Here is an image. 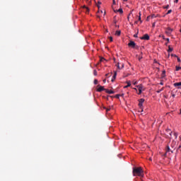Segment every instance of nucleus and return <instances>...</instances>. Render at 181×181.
I'll return each instance as SVG.
<instances>
[{
  "mask_svg": "<svg viewBox=\"0 0 181 181\" xmlns=\"http://www.w3.org/2000/svg\"><path fill=\"white\" fill-rule=\"evenodd\" d=\"M160 86H163V82L160 83Z\"/></svg>",
  "mask_w": 181,
  "mask_h": 181,
  "instance_id": "obj_41",
  "label": "nucleus"
},
{
  "mask_svg": "<svg viewBox=\"0 0 181 181\" xmlns=\"http://www.w3.org/2000/svg\"><path fill=\"white\" fill-rule=\"evenodd\" d=\"M161 37L163 39V40H166L168 42V43H169V38H165V35H162Z\"/></svg>",
  "mask_w": 181,
  "mask_h": 181,
  "instance_id": "obj_14",
  "label": "nucleus"
},
{
  "mask_svg": "<svg viewBox=\"0 0 181 181\" xmlns=\"http://www.w3.org/2000/svg\"><path fill=\"white\" fill-rule=\"evenodd\" d=\"M93 74H94V76H97V70L95 69L93 71Z\"/></svg>",
  "mask_w": 181,
  "mask_h": 181,
  "instance_id": "obj_23",
  "label": "nucleus"
},
{
  "mask_svg": "<svg viewBox=\"0 0 181 181\" xmlns=\"http://www.w3.org/2000/svg\"><path fill=\"white\" fill-rule=\"evenodd\" d=\"M180 114H181V109H180Z\"/></svg>",
  "mask_w": 181,
  "mask_h": 181,
  "instance_id": "obj_55",
  "label": "nucleus"
},
{
  "mask_svg": "<svg viewBox=\"0 0 181 181\" xmlns=\"http://www.w3.org/2000/svg\"><path fill=\"white\" fill-rule=\"evenodd\" d=\"M94 84H98V81L97 79L94 80Z\"/></svg>",
  "mask_w": 181,
  "mask_h": 181,
  "instance_id": "obj_24",
  "label": "nucleus"
},
{
  "mask_svg": "<svg viewBox=\"0 0 181 181\" xmlns=\"http://www.w3.org/2000/svg\"><path fill=\"white\" fill-rule=\"evenodd\" d=\"M132 84H134V86H136V84H138V81H134L132 82Z\"/></svg>",
  "mask_w": 181,
  "mask_h": 181,
  "instance_id": "obj_20",
  "label": "nucleus"
},
{
  "mask_svg": "<svg viewBox=\"0 0 181 181\" xmlns=\"http://www.w3.org/2000/svg\"><path fill=\"white\" fill-rule=\"evenodd\" d=\"M108 74H107L105 75V76H106V77H108Z\"/></svg>",
  "mask_w": 181,
  "mask_h": 181,
  "instance_id": "obj_47",
  "label": "nucleus"
},
{
  "mask_svg": "<svg viewBox=\"0 0 181 181\" xmlns=\"http://www.w3.org/2000/svg\"><path fill=\"white\" fill-rule=\"evenodd\" d=\"M105 93H107V94H114V90H110L108 89H106Z\"/></svg>",
  "mask_w": 181,
  "mask_h": 181,
  "instance_id": "obj_10",
  "label": "nucleus"
},
{
  "mask_svg": "<svg viewBox=\"0 0 181 181\" xmlns=\"http://www.w3.org/2000/svg\"><path fill=\"white\" fill-rule=\"evenodd\" d=\"M172 32H173V29L170 28V27L166 28L165 33L168 36H170L172 35Z\"/></svg>",
  "mask_w": 181,
  "mask_h": 181,
  "instance_id": "obj_3",
  "label": "nucleus"
},
{
  "mask_svg": "<svg viewBox=\"0 0 181 181\" xmlns=\"http://www.w3.org/2000/svg\"><path fill=\"white\" fill-rule=\"evenodd\" d=\"M135 23H138V21H135Z\"/></svg>",
  "mask_w": 181,
  "mask_h": 181,
  "instance_id": "obj_53",
  "label": "nucleus"
},
{
  "mask_svg": "<svg viewBox=\"0 0 181 181\" xmlns=\"http://www.w3.org/2000/svg\"><path fill=\"white\" fill-rule=\"evenodd\" d=\"M164 9H169V5L164 6Z\"/></svg>",
  "mask_w": 181,
  "mask_h": 181,
  "instance_id": "obj_27",
  "label": "nucleus"
},
{
  "mask_svg": "<svg viewBox=\"0 0 181 181\" xmlns=\"http://www.w3.org/2000/svg\"><path fill=\"white\" fill-rule=\"evenodd\" d=\"M144 103H145V99L141 98L139 100V107L140 110H141V112L144 111V106H143Z\"/></svg>",
  "mask_w": 181,
  "mask_h": 181,
  "instance_id": "obj_2",
  "label": "nucleus"
},
{
  "mask_svg": "<svg viewBox=\"0 0 181 181\" xmlns=\"http://www.w3.org/2000/svg\"><path fill=\"white\" fill-rule=\"evenodd\" d=\"M110 42H112V37H109Z\"/></svg>",
  "mask_w": 181,
  "mask_h": 181,
  "instance_id": "obj_33",
  "label": "nucleus"
},
{
  "mask_svg": "<svg viewBox=\"0 0 181 181\" xmlns=\"http://www.w3.org/2000/svg\"><path fill=\"white\" fill-rule=\"evenodd\" d=\"M113 4L114 5H115V0H113Z\"/></svg>",
  "mask_w": 181,
  "mask_h": 181,
  "instance_id": "obj_42",
  "label": "nucleus"
},
{
  "mask_svg": "<svg viewBox=\"0 0 181 181\" xmlns=\"http://www.w3.org/2000/svg\"><path fill=\"white\" fill-rule=\"evenodd\" d=\"M117 12H119V13H124V11L122 10V8H119Z\"/></svg>",
  "mask_w": 181,
  "mask_h": 181,
  "instance_id": "obj_17",
  "label": "nucleus"
},
{
  "mask_svg": "<svg viewBox=\"0 0 181 181\" xmlns=\"http://www.w3.org/2000/svg\"><path fill=\"white\" fill-rule=\"evenodd\" d=\"M133 176H139L140 177H144V170H142V168H133Z\"/></svg>",
  "mask_w": 181,
  "mask_h": 181,
  "instance_id": "obj_1",
  "label": "nucleus"
},
{
  "mask_svg": "<svg viewBox=\"0 0 181 181\" xmlns=\"http://www.w3.org/2000/svg\"><path fill=\"white\" fill-rule=\"evenodd\" d=\"M115 35H116V36H120V35H121V31H120V30L116 31Z\"/></svg>",
  "mask_w": 181,
  "mask_h": 181,
  "instance_id": "obj_13",
  "label": "nucleus"
},
{
  "mask_svg": "<svg viewBox=\"0 0 181 181\" xmlns=\"http://www.w3.org/2000/svg\"><path fill=\"white\" fill-rule=\"evenodd\" d=\"M103 108H104V110H106V112H108V111H110L111 110V107L107 108V107H104Z\"/></svg>",
  "mask_w": 181,
  "mask_h": 181,
  "instance_id": "obj_18",
  "label": "nucleus"
},
{
  "mask_svg": "<svg viewBox=\"0 0 181 181\" xmlns=\"http://www.w3.org/2000/svg\"><path fill=\"white\" fill-rule=\"evenodd\" d=\"M98 18H100V16H98Z\"/></svg>",
  "mask_w": 181,
  "mask_h": 181,
  "instance_id": "obj_54",
  "label": "nucleus"
},
{
  "mask_svg": "<svg viewBox=\"0 0 181 181\" xmlns=\"http://www.w3.org/2000/svg\"><path fill=\"white\" fill-rule=\"evenodd\" d=\"M177 62H178L179 63H180V62H181L180 58L177 57Z\"/></svg>",
  "mask_w": 181,
  "mask_h": 181,
  "instance_id": "obj_30",
  "label": "nucleus"
},
{
  "mask_svg": "<svg viewBox=\"0 0 181 181\" xmlns=\"http://www.w3.org/2000/svg\"><path fill=\"white\" fill-rule=\"evenodd\" d=\"M175 70H176V71H179V70H181V67L180 66H176L175 67Z\"/></svg>",
  "mask_w": 181,
  "mask_h": 181,
  "instance_id": "obj_19",
  "label": "nucleus"
},
{
  "mask_svg": "<svg viewBox=\"0 0 181 181\" xmlns=\"http://www.w3.org/2000/svg\"><path fill=\"white\" fill-rule=\"evenodd\" d=\"M142 59V55L139 56V61L141 62V59Z\"/></svg>",
  "mask_w": 181,
  "mask_h": 181,
  "instance_id": "obj_28",
  "label": "nucleus"
},
{
  "mask_svg": "<svg viewBox=\"0 0 181 181\" xmlns=\"http://www.w3.org/2000/svg\"><path fill=\"white\" fill-rule=\"evenodd\" d=\"M166 152H171V153H173V150L170 148V147H169V146H168L166 147Z\"/></svg>",
  "mask_w": 181,
  "mask_h": 181,
  "instance_id": "obj_8",
  "label": "nucleus"
},
{
  "mask_svg": "<svg viewBox=\"0 0 181 181\" xmlns=\"http://www.w3.org/2000/svg\"><path fill=\"white\" fill-rule=\"evenodd\" d=\"M168 43H169V42H168V41H167V42L165 43V46H168Z\"/></svg>",
  "mask_w": 181,
  "mask_h": 181,
  "instance_id": "obj_44",
  "label": "nucleus"
},
{
  "mask_svg": "<svg viewBox=\"0 0 181 181\" xmlns=\"http://www.w3.org/2000/svg\"><path fill=\"white\" fill-rule=\"evenodd\" d=\"M115 81V78H112V82Z\"/></svg>",
  "mask_w": 181,
  "mask_h": 181,
  "instance_id": "obj_36",
  "label": "nucleus"
},
{
  "mask_svg": "<svg viewBox=\"0 0 181 181\" xmlns=\"http://www.w3.org/2000/svg\"><path fill=\"white\" fill-rule=\"evenodd\" d=\"M101 5V2L100 1H98V5H97V6H98V8H100V6Z\"/></svg>",
  "mask_w": 181,
  "mask_h": 181,
  "instance_id": "obj_21",
  "label": "nucleus"
},
{
  "mask_svg": "<svg viewBox=\"0 0 181 181\" xmlns=\"http://www.w3.org/2000/svg\"><path fill=\"white\" fill-rule=\"evenodd\" d=\"M144 54V53L143 52H141V54H140V56H142Z\"/></svg>",
  "mask_w": 181,
  "mask_h": 181,
  "instance_id": "obj_45",
  "label": "nucleus"
},
{
  "mask_svg": "<svg viewBox=\"0 0 181 181\" xmlns=\"http://www.w3.org/2000/svg\"><path fill=\"white\" fill-rule=\"evenodd\" d=\"M127 86H124V88H128V87H131V81H127Z\"/></svg>",
  "mask_w": 181,
  "mask_h": 181,
  "instance_id": "obj_11",
  "label": "nucleus"
},
{
  "mask_svg": "<svg viewBox=\"0 0 181 181\" xmlns=\"http://www.w3.org/2000/svg\"><path fill=\"white\" fill-rule=\"evenodd\" d=\"M100 13H103V10L98 11L99 13H100Z\"/></svg>",
  "mask_w": 181,
  "mask_h": 181,
  "instance_id": "obj_39",
  "label": "nucleus"
},
{
  "mask_svg": "<svg viewBox=\"0 0 181 181\" xmlns=\"http://www.w3.org/2000/svg\"><path fill=\"white\" fill-rule=\"evenodd\" d=\"M180 32H181V30H180Z\"/></svg>",
  "mask_w": 181,
  "mask_h": 181,
  "instance_id": "obj_56",
  "label": "nucleus"
},
{
  "mask_svg": "<svg viewBox=\"0 0 181 181\" xmlns=\"http://www.w3.org/2000/svg\"><path fill=\"white\" fill-rule=\"evenodd\" d=\"M129 47H132L133 49H135L136 47V44L134 41H130L128 44Z\"/></svg>",
  "mask_w": 181,
  "mask_h": 181,
  "instance_id": "obj_4",
  "label": "nucleus"
},
{
  "mask_svg": "<svg viewBox=\"0 0 181 181\" xmlns=\"http://www.w3.org/2000/svg\"><path fill=\"white\" fill-rule=\"evenodd\" d=\"M103 15H104V16H105V11L104 12V14H103Z\"/></svg>",
  "mask_w": 181,
  "mask_h": 181,
  "instance_id": "obj_51",
  "label": "nucleus"
},
{
  "mask_svg": "<svg viewBox=\"0 0 181 181\" xmlns=\"http://www.w3.org/2000/svg\"><path fill=\"white\" fill-rule=\"evenodd\" d=\"M98 88L97 89V91L98 93H101V91H105L107 89L104 88V86H101L100 85L98 86Z\"/></svg>",
  "mask_w": 181,
  "mask_h": 181,
  "instance_id": "obj_5",
  "label": "nucleus"
},
{
  "mask_svg": "<svg viewBox=\"0 0 181 181\" xmlns=\"http://www.w3.org/2000/svg\"><path fill=\"white\" fill-rule=\"evenodd\" d=\"M104 60H105V59H104V58H100V62H104Z\"/></svg>",
  "mask_w": 181,
  "mask_h": 181,
  "instance_id": "obj_34",
  "label": "nucleus"
},
{
  "mask_svg": "<svg viewBox=\"0 0 181 181\" xmlns=\"http://www.w3.org/2000/svg\"><path fill=\"white\" fill-rule=\"evenodd\" d=\"M113 78H117V71H114V75L112 76Z\"/></svg>",
  "mask_w": 181,
  "mask_h": 181,
  "instance_id": "obj_15",
  "label": "nucleus"
},
{
  "mask_svg": "<svg viewBox=\"0 0 181 181\" xmlns=\"http://www.w3.org/2000/svg\"><path fill=\"white\" fill-rule=\"evenodd\" d=\"M160 90H161V91H163V88H161V89H160Z\"/></svg>",
  "mask_w": 181,
  "mask_h": 181,
  "instance_id": "obj_49",
  "label": "nucleus"
},
{
  "mask_svg": "<svg viewBox=\"0 0 181 181\" xmlns=\"http://www.w3.org/2000/svg\"><path fill=\"white\" fill-rule=\"evenodd\" d=\"M161 91H162V90H158L156 91V93H160Z\"/></svg>",
  "mask_w": 181,
  "mask_h": 181,
  "instance_id": "obj_37",
  "label": "nucleus"
},
{
  "mask_svg": "<svg viewBox=\"0 0 181 181\" xmlns=\"http://www.w3.org/2000/svg\"><path fill=\"white\" fill-rule=\"evenodd\" d=\"M127 19H128V21H129V16H128Z\"/></svg>",
  "mask_w": 181,
  "mask_h": 181,
  "instance_id": "obj_46",
  "label": "nucleus"
},
{
  "mask_svg": "<svg viewBox=\"0 0 181 181\" xmlns=\"http://www.w3.org/2000/svg\"><path fill=\"white\" fill-rule=\"evenodd\" d=\"M168 53H170V52H173V48H171L170 46H168Z\"/></svg>",
  "mask_w": 181,
  "mask_h": 181,
  "instance_id": "obj_12",
  "label": "nucleus"
},
{
  "mask_svg": "<svg viewBox=\"0 0 181 181\" xmlns=\"http://www.w3.org/2000/svg\"><path fill=\"white\" fill-rule=\"evenodd\" d=\"M178 2H179V0H175V1H174V3H175V4H177Z\"/></svg>",
  "mask_w": 181,
  "mask_h": 181,
  "instance_id": "obj_31",
  "label": "nucleus"
},
{
  "mask_svg": "<svg viewBox=\"0 0 181 181\" xmlns=\"http://www.w3.org/2000/svg\"><path fill=\"white\" fill-rule=\"evenodd\" d=\"M142 93V88L139 87V94H141Z\"/></svg>",
  "mask_w": 181,
  "mask_h": 181,
  "instance_id": "obj_16",
  "label": "nucleus"
},
{
  "mask_svg": "<svg viewBox=\"0 0 181 181\" xmlns=\"http://www.w3.org/2000/svg\"><path fill=\"white\" fill-rule=\"evenodd\" d=\"M180 148H181V146H180L178 147V148L177 149V153H179V151H180V152H181Z\"/></svg>",
  "mask_w": 181,
  "mask_h": 181,
  "instance_id": "obj_25",
  "label": "nucleus"
},
{
  "mask_svg": "<svg viewBox=\"0 0 181 181\" xmlns=\"http://www.w3.org/2000/svg\"><path fill=\"white\" fill-rule=\"evenodd\" d=\"M134 37H138V34H135V35H134Z\"/></svg>",
  "mask_w": 181,
  "mask_h": 181,
  "instance_id": "obj_35",
  "label": "nucleus"
},
{
  "mask_svg": "<svg viewBox=\"0 0 181 181\" xmlns=\"http://www.w3.org/2000/svg\"><path fill=\"white\" fill-rule=\"evenodd\" d=\"M174 146H174L173 144H171V148H174Z\"/></svg>",
  "mask_w": 181,
  "mask_h": 181,
  "instance_id": "obj_40",
  "label": "nucleus"
},
{
  "mask_svg": "<svg viewBox=\"0 0 181 181\" xmlns=\"http://www.w3.org/2000/svg\"><path fill=\"white\" fill-rule=\"evenodd\" d=\"M117 69H119V70H122V69H124V64H121V66H119V62L117 63V64H116Z\"/></svg>",
  "mask_w": 181,
  "mask_h": 181,
  "instance_id": "obj_7",
  "label": "nucleus"
},
{
  "mask_svg": "<svg viewBox=\"0 0 181 181\" xmlns=\"http://www.w3.org/2000/svg\"><path fill=\"white\" fill-rule=\"evenodd\" d=\"M139 21L141 23H142V20H141V16H139Z\"/></svg>",
  "mask_w": 181,
  "mask_h": 181,
  "instance_id": "obj_22",
  "label": "nucleus"
},
{
  "mask_svg": "<svg viewBox=\"0 0 181 181\" xmlns=\"http://www.w3.org/2000/svg\"><path fill=\"white\" fill-rule=\"evenodd\" d=\"M140 39L141 40H149V35L148 34H145L143 37H141Z\"/></svg>",
  "mask_w": 181,
  "mask_h": 181,
  "instance_id": "obj_6",
  "label": "nucleus"
},
{
  "mask_svg": "<svg viewBox=\"0 0 181 181\" xmlns=\"http://www.w3.org/2000/svg\"><path fill=\"white\" fill-rule=\"evenodd\" d=\"M170 13H172V10H168V11L167 12V15H169Z\"/></svg>",
  "mask_w": 181,
  "mask_h": 181,
  "instance_id": "obj_26",
  "label": "nucleus"
},
{
  "mask_svg": "<svg viewBox=\"0 0 181 181\" xmlns=\"http://www.w3.org/2000/svg\"><path fill=\"white\" fill-rule=\"evenodd\" d=\"M83 8L86 9V13H88V12H90V9L88 8V7L83 6Z\"/></svg>",
  "mask_w": 181,
  "mask_h": 181,
  "instance_id": "obj_9",
  "label": "nucleus"
},
{
  "mask_svg": "<svg viewBox=\"0 0 181 181\" xmlns=\"http://www.w3.org/2000/svg\"><path fill=\"white\" fill-rule=\"evenodd\" d=\"M151 18V16H148L146 18V21H149V18Z\"/></svg>",
  "mask_w": 181,
  "mask_h": 181,
  "instance_id": "obj_38",
  "label": "nucleus"
},
{
  "mask_svg": "<svg viewBox=\"0 0 181 181\" xmlns=\"http://www.w3.org/2000/svg\"><path fill=\"white\" fill-rule=\"evenodd\" d=\"M139 16L141 17V12L139 13Z\"/></svg>",
  "mask_w": 181,
  "mask_h": 181,
  "instance_id": "obj_43",
  "label": "nucleus"
},
{
  "mask_svg": "<svg viewBox=\"0 0 181 181\" xmlns=\"http://www.w3.org/2000/svg\"><path fill=\"white\" fill-rule=\"evenodd\" d=\"M115 98H119V94L116 95H115Z\"/></svg>",
  "mask_w": 181,
  "mask_h": 181,
  "instance_id": "obj_32",
  "label": "nucleus"
},
{
  "mask_svg": "<svg viewBox=\"0 0 181 181\" xmlns=\"http://www.w3.org/2000/svg\"><path fill=\"white\" fill-rule=\"evenodd\" d=\"M124 2H127V1H128V0H123Z\"/></svg>",
  "mask_w": 181,
  "mask_h": 181,
  "instance_id": "obj_50",
  "label": "nucleus"
},
{
  "mask_svg": "<svg viewBox=\"0 0 181 181\" xmlns=\"http://www.w3.org/2000/svg\"><path fill=\"white\" fill-rule=\"evenodd\" d=\"M171 95H172V97H173V98H175V97L176 96V95H175V93H171Z\"/></svg>",
  "mask_w": 181,
  "mask_h": 181,
  "instance_id": "obj_29",
  "label": "nucleus"
},
{
  "mask_svg": "<svg viewBox=\"0 0 181 181\" xmlns=\"http://www.w3.org/2000/svg\"><path fill=\"white\" fill-rule=\"evenodd\" d=\"M105 81H106V80H105V79H104V80H103V83H105Z\"/></svg>",
  "mask_w": 181,
  "mask_h": 181,
  "instance_id": "obj_48",
  "label": "nucleus"
},
{
  "mask_svg": "<svg viewBox=\"0 0 181 181\" xmlns=\"http://www.w3.org/2000/svg\"><path fill=\"white\" fill-rule=\"evenodd\" d=\"M131 13H132V12H131V13L129 14V15H131Z\"/></svg>",
  "mask_w": 181,
  "mask_h": 181,
  "instance_id": "obj_52",
  "label": "nucleus"
}]
</instances>
